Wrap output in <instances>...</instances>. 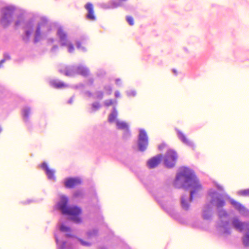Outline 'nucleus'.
<instances>
[{
	"label": "nucleus",
	"mask_w": 249,
	"mask_h": 249,
	"mask_svg": "<svg viewBox=\"0 0 249 249\" xmlns=\"http://www.w3.org/2000/svg\"><path fill=\"white\" fill-rule=\"evenodd\" d=\"M180 181L187 183L191 189L190 200L193 197L199 195L203 189V187L196 176L189 169L185 168L178 173L175 181V185L178 187Z\"/></svg>",
	"instance_id": "f257e3e1"
},
{
	"label": "nucleus",
	"mask_w": 249,
	"mask_h": 249,
	"mask_svg": "<svg viewBox=\"0 0 249 249\" xmlns=\"http://www.w3.org/2000/svg\"><path fill=\"white\" fill-rule=\"evenodd\" d=\"M68 199L66 197L61 196L60 202L58 204V209L63 214L69 215L72 220L77 223L80 222L81 219L79 215L82 212L81 209L76 206L68 207Z\"/></svg>",
	"instance_id": "f03ea898"
},
{
	"label": "nucleus",
	"mask_w": 249,
	"mask_h": 249,
	"mask_svg": "<svg viewBox=\"0 0 249 249\" xmlns=\"http://www.w3.org/2000/svg\"><path fill=\"white\" fill-rule=\"evenodd\" d=\"M15 8L13 6H6L1 10L0 24L4 27H7L12 21Z\"/></svg>",
	"instance_id": "7ed1b4c3"
},
{
	"label": "nucleus",
	"mask_w": 249,
	"mask_h": 249,
	"mask_svg": "<svg viewBox=\"0 0 249 249\" xmlns=\"http://www.w3.org/2000/svg\"><path fill=\"white\" fill-rule=\"evenodd\" d=\"M178 159L176 151L170 149L167 151L164 159V163L168 168L174 167Z\"/></svg>",
	"instance_id": "20e7f679"
},
{
	"label": "nucleus",
	"mask_w": 249,
	"mask_h": 249,
	"mask_svg": "<svg viewBox=\"0 0 249 249\" xmlns=\"http://www.w3.org/2000/svg\"><path fill=\"white\" fill-rule=\"evenodd\" d=\"M148 137L146 132L142 129L140 130L139 135V147L141 151H144L148 145Z\"/></svg>",
	"instance_id": "39448f33"
},
{
	"label": "nucleus",
	"mask_w": 249,
	"mask_h": 249,
	"mask_svg": "<svg viewBox=\"0 0 249 249\" xmlns=\"http://www.w3.org/2000/svg\"><path fill=\"white\" fill-rule=\"evenodd\" d=\"M232 223L233 226L240 231H243L244 229L248 230L249 228V222H242L237 218L233 219Z\"/></svg>",
	"instance_id": "423d86ee"
},
{
	"label": "nucleus",
	"mask_w": 249,
	"mask_h": 249,
	"mask_svg": "<svg viewBox=\"0 0 249 249\" xmlns=\"http://www.w3.org/2000/svg\"><path fill=\"white\" fill-rule=\"evenodd\" d=\"M162 160V156L160 154L157 155L150 158L147 162L149 168L152 169L156 167L160 164Z\"/></svg>",
	"instance_id": "0eeeda50"
},
{
	"label": "nucleus",
	"mask_w": 249,
	"mask_h": 249,
	"mask_svg": "<svg viewBox=\"0 0 249 249\" xmlns=\"http://www.w3.org/2000/svg\"><path fill=\"white\" fill-rule=\"evenodd\" d=\"M81 182L79 178H69L65 180L64 184L66 187L71 188L81 184Z\"/></svg>",
	"instance_id": "6e6552de"
},
{
	"label": "nucleus",
	"mask_w": 249,
	"mask_h": 249,
	"mask_svg": "<svg viewBox=\"0 0 249 249\" xmlns=\"http://www.w3.org/2000/svg\"><path fill=\"white\" fill-rule=\"evenodd\" d=\"M231 203L239 212L242 213L245 215H249V211L241 204L233 199L231 200Z\"/></svg>",
	"instance_id": "1a4fd4ad"
},
{
	"label": "nucleus",
	"mask_w": 249,
	"mask_h": 249,
	"mask_svg": "<svg viewBox=\"0 0 249 249\" xmlns=\"http://www.w3.org/2000/svg\"><path fill=\"white\" fill-rule=\"evenodd\" d=\"M85 8L88 11L87 18L90 20H95L96 16L94 12L93 4L91 3L88 2L86 4Z\"/></svg>",
	"instance_id": "9d476101"
},
{
	"label": "nucleus",
	"mask_w": 249,
	"mask_h": 249,
	"mask_svg": "<svg viewBox=\"0 0 249 249\" xmlns=\"http://www.w3.org/2000/svg\"><path fill=\"white\" fill-rule=\"evenodd\" d=\"M47 21L46 19H43L42 21L38 24L37 27L36 29L35 35V41L37 42L39 41L41 36V28L44 26L47 23Z\"/></svg>",
	"instance_id": "9b49d317"
},
{
	"label": "nucleus",
	"mask_w": 249,
	"mask_h": 249,
	"mask_svg": "<svg viewBox=\"0 0 249 249\" xmlns=\"http://www.w3.org/2000/svg\"><path fill=\"white\" fill-rule=\"evenodd\" d=\"M178 135L179 139L184 143L187 145L192 146L193 145L192 142L189 140L186 136L181 131H178Z\"/></svg>",
	"instance_id": "f8f14e48"
},
{
	"label": "nucleus",
	"mask_w": 249,
	"mask_h": 249,
	"mask_svg": "<svg viewBox=\"0 0 249 249\" xmlns=\"http://www.w3.org/2000/svg\"><path fill=\"white\" fill-rule=\"evenodd\" d=\"M41 167L45 170L46 174L50 179H54V172L49 168L47 164L46 163H43L41 164Z\"/></svg>",
	"instance_id": "ddd939ff"
},
{
	"label": "nucleus",
	"mask_w": 249,
	"mask_h": 249,
	"mask_svg": "<svg viewBox=\"0 0 249 249\" xmlns=\"http://www.w3.org/2000/svg\"><path fill=\"white\" fill-rule=\"evenodd\" d=\"M60 72L66 76H71L72 74L73 71L71 68L66 66H61L59 70Z\"/></svg>",
	"instance_id": "4468645a"
},
{
	"label": "nucleus",
	"mask_w": 249,
	"mask_h": 249,
	"mask_svg": "<svg viewBox=\"0 0 249 249\" xmlns=\"http://www.w3.org/2000/svg\"><path fill=\"white\" fill-rule=\"evenodd\" d=\"M33 25L31 23H28L25 26V35L26 37L29 38L32 35L33 31Z\"/></svg>",
	"instance_id": "2eb2a0df"
},
{
	"label": "nucleus",
	"mask_w": 249,
	"mask_h": 249,
	"mask_svg": "<svg viewBox=\"0 0 249 249\" xmlns=\"http://www.w3.org/2000/svg\"><path fill=\"white\" fill-rule=\"evenodd\" d=\"M57 35L62 42L67 41V35L62 29L59 28L57 31Z\"/></svg>",
	"instance_id": "dca6fc26"
},
{
	"label": "nucleus",
	"mask_w": 249,
	"mask_h": 249,
	"mask_svg": "<svg viewBox=\"0 0 249 249\" xmlns=\"http://www.w3.org/2000/svg\"><path fill=\"white\" fill-rule=\"evenodd\" d=\"M77 73L83 76H86L89 75V71L87 68L78 67L77 70Z\"/></svg>",
	"instance_id": "f3484780"
},
{
	"label": "nucleus",
	"mask_w": 249,
	"mask_h": 249,
	"mask_svg": "<svg viewBox=\"0 0 249 249\" xmlns=\"http://www.w3.org/2000/svg\"><path fill=\"white\" fill-rule=\"evenodd\" d=\"M53 86L57 89H61L67 87L68 86L67 84L61 82V81H53Z\"/></svg>",
	"instance_id": "a211bd4d"
},
{
	"label": "nucleus",
	"mask_w": 249,
	"mask_h": 249,
	"mask_svg": "<svg viewBox=\"0 0 249 249\" xmlns=\"http://www.w3.org/2000/svg\"><path fill=\"white\" fill-rule=\"evenodd\" d=\"M116 124L117 126V128L119 129H122V130H127L128 129V125L125 122L117 121L116 123Z\"/></svg>",
	"instance_id": "6ab92c4d"
},
{
	"label": "nucleus",
	"mask_w": 249,
	"mask_h": 249,
	"mask_svg": "<svg viewBox=\"0 0 249 249\" xmlns=\"http://www.w3.org/2000/svg\"><path fill=\"white\" fill-rule=\"evenodd\" d=\"M238 195L242 196H249V189L240 190L237 193Z\"/></svg>",
	"instance_id": "aec40b11"
},
{
	"label": "nucleus",
	"mask_w": 249,
	"mask_h": 249,
	"mask_svg": "<svg viewBox=\"0 0 249 249\" xmlns=\"http://www.w3.org/2000/svg\"><path fill=\"white\" fill-rule=\"evenodd\" d=\"M213 201H214L215 200H213ZM215 201L216 202V205L218 208L222 207L225 205V201H224V200L221 199L220 198H216Z\"/></svg>",
	"instance_id": "412c9836"
},
{
	"label": "nucleus",
	"mask_w": 249,
	"mask_h": 249,
	"mask_svg": "<svg viewBox=\"0 0 249 249\" xmlns=\"http://www.w3.org/2000/svg\"><path fill=\"white\" fill-rule=\"evenodd\" d=\"M62 45L63 46H67L69 49V52L70 53L72 52L74 50V46L73 44L71 43H68L67 41L66 42H62Z\"/></svg>",
	"instance_id": "4be33fe9"
},
{
	"label": "nucleus",
	"mask_w": 249,
	"mask_h": 249,
	"mask_svg": "<svg viewBox=\"0 0 249 249\" xmlns=\"http://www.w3.org/2000/svg\"><path fill=\"white\" fill-rule=\"evenodd\" d=\"M60 230L61 231L65 232H70L71 229L70 227L66 226L64 224H62L60 227Z\"/></svg>",
	"instance_id": "5701e85b"
},
{
	"label": "nucleus",
	"mask_w": 249,
	"mask_h": 249,
	"mask_svg": "<svg viewBox=\"0 0 249 249\" xmlns=\"http://www.w3.org/2000/svg\"><path fill=\"white\" fill-rule=\"evenodd\" d=\"M117 115V112L115 110L110 115L109 117V121L110 122H112L115 120Z\"/></svg>",
	"instance_id": "b1692460"
},
{
	"label": "nucleus",
	"mask_w": 249,
	"mask_h": 249,
	"mask_svg": "<svg viewBox=\"0 0 249 249\" xmlns=\"http://www.w3.org/2000/svg\"><path fill=\"white\" fill-rule=\"evenodd\" d=\"M218 215L220 218L225 217L228 216L227 213L224 210H221L218 212Z\"/></svg>",
	"instance_id": "393cba45"
},
{
	"label": "nucleus",
	"mask_w": 249,
	"mask_h": 249,
	"mask_svg": "<svg viewBox=\"0 0 249 249\" xmlns=\"http://www.w3.org/2000/svg\"><path fill=\"white\" fill-rule=\"evenodd\" d=\"M210 216L211 214L209 210H206L203 212V217L204 219H208Z\"/></svg>",
	"instance_id": "a878e982"
},
{
	"label": "nucleus",
	"mask_w": 249,
	"mask_h": 249,
	"mask_svg": "<svg viewBox=\"0 0 249 249\" xmlns=\"http://www.w3.org/2000/svg\"><path fill=\"white\" fill-rule=\"evenodd\" d=\"M30 113V109L29 108H25L23 110V114L24 117L28 118Z\"/></svg>",
	"instance_id": "bb28decb"
},
{
	"label": "nucleus",
	"mask_w": 249,
	"mask_h": 249,
	"mask_svg": "<svg viewBox=\"0 0 249 249\" xmlns=\"http://www.w3.org/2000/svg\"><path fill=\"white\" fill-rule=\"evenodd\" d=\"M126 20L129 24L130 26H133L134 25V19L131 16H127Z\"/></svg>",
	"instance_id": "cd10ccee"
},
{
	"label": "nucleus",
	"mask_w": 249,
	"mask_h": 249,
	"mask_svg": "<svg viewBox=\"0 0 249 249\" xmlns=\"http://www.w3.org/2000/svg\"><path fill=\"white\" fill-rule=\"evenodd\" d=\"M181 205L182 208L185 210H188L189 208L188 204L185 201V200L183 199H182L181 200Z\"/></svg>",
	"instance_id": "c85d7f7f"
},
{
	"label": "nucleus",
	"mask_w": 249,
	"mask_h": 249,
	"mask_svg": "<svg viewBox=\"0 0 249 249\" xmlns=\"http://www.w3.org/2000/svg\"><path fill=\"white\" fill-rule=\"evenodd\" d=\"M127 95L128 97H134L136 95V92L134 90H130L127 91Z\"/></svg>",
	"instance_id": "c756f323"
},
{
	"label": "nucleus",
	"mask_w": 249,
	"mask_h": 249,
	"mask_svg": "<svg viewBox=\"0 0 249 249\" xmlns=\"http://www.w3.org/2000/svg\"><path fill=\"white\" fill-rule=\"evenodd\" d=\"M113 103H114V101L112 100H109L106 101L105 102V105L107 107H109V106L113 105Z\"/></svg>",
	"instance_id": "7c9ffc66"
},
{
	"label": "nucleus",
	"mask_w": 249,
	"mask_h": 249,
	"mask_svg": "<svg viewBox=\"0 0 249 249\" xmlns=\"http://www.w3.org/2000/svg\"><path fill=\"white\" fill-rule=\"evenodd\" d=\"M82 43L81 42H80V41H77V42H76L77 47L78 48H79V49H80V48L84 49V47H83L82 46V45H82Z\"/></svg>",
	"instance_id": "2f4dec72"
},
{
	"label": "nucleus",
	"mask_w": 249,
	"mask_h": 249,
	"mask_svg": "<svg viewBox=\"0 0 249 249\" xmlns=\"http://www.w3.org/2000/svg\"><path fill=\"white\" fill-rule=\"evenodd\" d=\"M22 19L21 18H20V19H19L18 20L15 22V25H16V26H19V25L20 24V23L22 22Z\"/></svg>",
	"instance_id": "473e14b6"
},
{
	"label": "nucleus",
	"mask_w": 249,
	"mask_h": 249,
	"mask_svg": "<svg viewBox=\"0 0 249 249\" xmlns=\"http://www.w3.org/2000/svg\"><path fill=\"white\" fill-rule=\"evenodd\" d=\"M81 244L84 245V246H89L90 245V244L89 243H88L87 242H84V241L82 240H80Z\"/></svg>",
	"instance_id": "72a5a7b5"
},
{
	"label": "nucleus",
	"mask_w": 249,
	"mask_h": 249,
	"mask_svg": "<svg viewBox=\"0 0 249 249\" xmlns=\"http://www.w3.org/2000/svg\"><path fill=\"white\" fill-rule=\"evenodd\" d=\"M115 95L116 98H119L121 96L120 93L118 91H116L115 93Z\"/></svg>",
	"instance_id": "f704fd0d"
},
{
	"label": "nucleus",
	"mask_w": 249,
	"mask_h": 249,
	"mask_svg": "<svg viewBox=\"0 0 249 249\" xmlns=\"http://www.w3.org/2000/svg\"><path fill=\"white\" fill-rule=\"evenodd\" d=\"M165 146V144H162L161 145H160L159 146V148L160 149V150H161L162 149H163Z\"/></svg>",
	"instance_id": "c9c22d12"
},
{
	"label": "nucleus",
	"mask_w": 249,
	"mask_h": 249,
	"mask_svg": "<svg viewBox=\"0 0 249 249\" xmlns=\"http://www.w3.org/2000/svg\"><path fill=\"white\" fill-rule=\"evenodd\" d=\"M5 61V59H2V60H1L0 61V68H1V65L3 63H4Z\"/></svg>",
	"instance_id": "e433bc0d"
},
{
	"label": "nucleus",
	"mask_w": 249,
	"mask_h": 249,
	"mask_svg": "<svg viewBox=\"0 0 249 249\" xmlns=\"http://www.w3.org/2000/svg\"><path fill=\"white\" fill-rule=\"evenodd\" d=\"M118 5H119V4L117 2H114V7H117Z\"/></svg>",
	"instance_id": "4c0bfd02"
},
{
	"label": "nucleus",
	"mask_w": 249,
	"mask_h": 249,
	"mask_svg": "<svg viewBox=\"0 0 249 249\" xmlns=\"http://www.w3.org/2000/svg\"><path fill=\"white\" fill-rule=\"evenodd\" d=\"M66 235L68 237H72V236L71 234H70L69 233H67Z\"/></svg>",
	"instance_id": "58836bf2"
},
{
	"label": "nucleus",
	"mask_w": 249,
	"mask_h": 249,
	"mask_svg": "<svg viewBox=\"0 0 249 249\" xmlns=\"http://www.w3.org/2000/svg\"><path fill=\"white\" fill-rule=\"evenodd\" d=\"M121 2H122V1H126V0H119Z\"/></svg>",
	"instance_id": "ea45409f"
},
{
	"label": "nucleus",
	"mask_w": 249,
	"mask_h": 249,
	"mask_svg": "<svg viewBox=\"0 0 249 249\" xmlns=\"http://www.w3.org/2000/svg\"><path fill=\"white\" fill-rule=\"evenodd\" d=\"M65 245V243L64 242L63 244V247H62L63 248L64 247Z\"/></svg>",
	"instance_id": "a19ab883"
}]
</instances>
